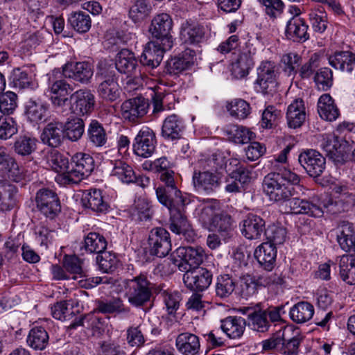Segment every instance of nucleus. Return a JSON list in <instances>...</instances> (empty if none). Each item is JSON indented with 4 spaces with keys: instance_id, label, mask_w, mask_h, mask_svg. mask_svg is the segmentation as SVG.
Here are the masks:
<instances>
[{
    "instance_id": "7c9ffc66",
    "label": "nucleus",
    "mask_w": 355,
    "mask_h": 355,
    "mask_svg": "<svg viewBox=\"0 0 355 355\" xmlns=\"http://www.w3.org/2000/svg\"><path fill=\"white\" fill-rule=\"evenodd\" d=\"M64 138L63 123L60 121L49 123L43 129L41 140L44 144L53 148L61 145Z\"/></svg>"
},
{
    "instance_id": "a18cd8bd",
    "label": "nucleus",
    "mask_w": 355,
    "mask_h": 355,
    "mask_svg": "<svg viewBox=\"0 0 355 355\" xmlns=\"http://www.w3.org/2000/svg\"><path fill=\"white\" fill-rule=\"evenodd\" d=\"M340 277L345 283L355 284V255L344 254L339 260Z\"/></svg>"
},
{
    "instance_id": "473e14b6",
    "label": "nucleus",
    "mask_w": 355,
    "mask_h": 355,
    "mask_svg": "<svg viewBox=\"0 0 355 355\" xmlns=\"http://www.w3.org/2000/svg\"><path fill=\"white\" fill-rule=\"evenodd\" d=\"M254 257L258 263L270 271L275 264L277 257V249L270 242L261 243L254 251Z\"/></svg>"
},
{
    "instance_id": "e433bc0d",
    "label": "nucleus",
    "mask_w": 355,
    "mask_h": 355,
    "mask_svg": "<svg viewBox=\"0 0 355 355\" xmlns=\"http://www.w3.org/2000/svg\"><path fill=\"white\" fill-rule=\"evenodd\" d=\"M46 162L48 166L51 167L52 170L60 173V175L56 178L57 181L64 184L63 180H62V177L64 176L66 173L70 171L71 169L69 159L58 150H53L47 154Z\"/></svg>"
},
{
    "instance_id": "09e8293b",
    "label": "nucleus",
    "mask_w": 355,
    "mask_h": 355,
    "mask_svg": "<svg viewBox=\"0 0 355 355\" xmlns=\"http://www.w3.org/2000/svg\"><path fill=\"white\" fill-rule=\"evenodd\" d=\"M47 107L40 101L29 99L26 104V114L31 122L39 123L46 121Z\"/></svg>"
},
{
    "instance_id": "412c9836",
    "label": "nucleus",
    "mask_w": 355,
    "mask_h": 355,
    "mask_svg": "<svg viewBox=\"0 0 355 355\" xmlns=\"http://www.w3.org/2000/svg\"><path fill=\"white\" fill-rule=\"evenodd\" d=\"M256 52V48L252 44H248L246 49L239 54L232 66V73L236 78H242L248 75L250 70L254 64L253 57Z\"/></svg>"
},
{
    "instance_id": "052dcab7",
    "label": "nucleus",
    "mask_w": 355,
    "mask_h": 355,
    "mask_svg": "<svg viewBox=\"0 0 355 355\" xmlns=\"http://www.w3.org/2000/svg\"><path fill=\"white\" fill-rule=\"evenodd\" d=\"M220 203L216 200L212 199L204 205L199 215V220L204 227H207L208 225H210V223L220 213Z\"/></svg>"
},
{
    "instance_id": "6e6552de",
    "label": "nucleus",
    "mask_w": 355,
    "mask_h": 355,
    "mask_svg": "<svg viewBox=\"0 0 355 355\" xmlns=\"http://www.w3.org/2000/svg\"><path fill=\"white\" fill-rule=\"evenodd\" d=\"M173 21L171 16L166 13H161L154 17L151 21L149 31L153 37L161 42L165 49H171L173 40L171 35Z\"/></svg>"
},
{
    "instance_id": "5fc2aeb1",
    "label": "nucleus",
    "mask_w": 355,
    "mask_h": 355,
    "mask_svg": "<svg viewBox=\"0 0 355 355\" xmlns=\"http://www.w3.org/2000/svg\"><path fill=\"white\" fill-rule=\"evenodd\" d=\"M32 76L24 67L14 69L10 76V85L16 89H25L32 83Z\"/></svg>"
},
{
    "instance_id": "0eeeda50",
    "label": "nucleus",
    "mask_w": 355,
    "mask_h": 355,
    "mask_svg": "<svg viewBox=\"0 0 355 355\" xmlns=\"http://www.w3.org/2000/svg\"><path fill=\"white\" fill-rule=\"evenodd\" d=\"M204 257V250L200 247H179L171 254V259L180 270L182 268L184 270V267L191 270V268H198Z\"/></svg>"
},
{
    "instance_id": "b1692460",
    "label": "nucleus",
    "mask_w": 355,
    "mask_h": 355,
    "mask_svg": "<svg viewBox=\"0 0 355 355\" xmlns=\"http://www.w3.org/2000/svg\"><path fill=\"white\" fill-rule=\"evenodd\" d=\"M195 55L193 50L185 49L178 56L167 61L166 72L171 75H178L189 69L194 64Z\"/></svg>"
},
{
    "instance_id": "603ef678",
    "label": "nucleus",
    "mask_w": 355,
    "mask_h": 355,
    "mask_svg": "<svg viewBox=\"0 0 355 355\" xmlns=\"http://www.w3.org/2000/svg\"><path fill=\"white\" fill-rule=\"evenodd\" d=\"M37 141V139L34 137L20 135L17 137L14 142V152L22 157L28 156L36 150Z\"/></svg>"
},
{
    "instance_id": "c85d7f7f",
    "label": "nucleus",
    "mask_w": 355,
    "mask_h": 355,
    "mask_svg": "<svg viewBox=\"0 0 355 355\" xmlns=\"http://www.w3.org/2000/svg\"><path fill=\"white\" fill-rule=\"evenodd\" d=\"M97 310L104 314H114L123 318H127L131 314V309L124 301L119 297L101 300L98 302Z\"/></svg>"
},
{
    "instance_id": "f257e3e1",
    "label": "nucleus",
    "mask_w": 355,
    "mask_h": 355,
    "mask_svg": "<svg viewBox=\"0 0 355 355\" xmlns=\"http://www.w3.org/2000/svg\"><path fill=\"white\" fill-rule=\"evenodd\" d=\"M300 181V176L296 173L286 168H279L265 176L263 189L270 200L282 204L297 195V189L302 190Z\"/></svg>"
},
{
    "instance_id": "cd10ccee",
    "label": "nucleus",
    "mask_w": 355,
    "mask_h": 355,
    "mask_svg": "<svg viewBox=\"0 0 355 355\" xmlns=\"http://www.w3.org/2000/svg\"><path fill=\"white\" fill-rule=\"evenodd\" d=\"M175 347L182 355H197L200 349L198 336L190 332H183L178 335Z\"/></svg>"
},
{
    "instance_id": "f8f14e48",
    "label": "nucleus",
    "mask_w": 355,
    "mask_h": 355,
    "mask_svg": "<svg viewBox=\"0 0 355 355\" xmlns=\"http://www.w3.org/2000/svg\"><path fill=\"white\" fill-rule=\"evenodd\" d=\"M157 139L155 132L147 126L142 127L135 137L134 153L140 157H149L155 150Z\"/></svg>"
},
{
    "instance_id": "5701e85b",
    "label": "nucleus",
    "mask_w": 355,
    "mask_h": 355,
    "mask_svg": "<svg viewBox=\"0 0 355 355\" xmlns=\"http://www.w3.org/2000/svg\"><path fill=\"white\" fill-rule=\"evenodd\" d=\"M82 205L98 214L109 211L110 205L100 189H91L87 191L81 198Z\"/></svg>"
},
{
    "instance_id": "e2e57ef3",
    "label": "nucleus",
    "mask_w": 355,
    "mask_h": 355,
    "mask_svg": "<svg viewBox=\"0 0 355 355\" xmlns=\"http://www.w3.org/2000/svg\"><path fill=\"white\" fill-rule=\"evenodd\" d=\"M226 107L230 115L238 119L247 118L251 110L250 104L240 98L234 99L228 103Z\"/></svg>"
},
{
    "instance_id": "de8ad7c7",
    "label": "nucleus",
    "mask_w": 355,
    "mask_h": 355,
    "mask_svg": "<svg viewBox=\"0 0 355 355\" xmlns=\"http://www.w3.org/2000/svg\"><path fill=\"white\" fill-rule=\"evenodd\" d=\"M313 314V306L308 302H300L295 304L289 311L291 319L296 323L309 321Z\"/></svg>"
},
{
    "instance_id": "423d86ee",
    "label": "nucleus",
    "mask_w": 355,
    "mask_h": 355,
    "mask_svg": "<svg viewBox=\"0 0 355 355\" xmlns=\"http://www.w3.org/2000/svg\"><path fill=\"white\" fill-rule=\"evenodd\" d=\"M162 182L166 187H159L156 189V196L158 201L165 206L170 211L172 209L184 207L185 200L181 195V191L178 189L175 179L171 174L162 178Z\"/></svg>"
},
{
    "instance_id": "a211bd4d",
    "label": "nucleus",
    "mask_w": 355,
    "mask_h": 355,
    "mask_svg": "<svg viewBox=\"0 0 355 355\" xmlns=\"http://www.w3.org/2000/svg\"><path fill=\"white\" fill-rule=\"evenodd\" d=\"M242 235L249 240L260 239L266 230V222L259 216L248 214L240 223Z\"/></svg>"
},
{
    "instance_id": "9b49d317",
    "label": "nucleus",
    "mask_w": 355,
    "mask_h": 355,
    "mask_svg": "<svg viewBox=\"0 0 355 355\" xmlns=\"http://www.w3.org/2000/svg\"><path fill=\"white\" fill-rule=\"evenodd\" d=\"M148 243L150 254L158 257H166L171 250L170 234L163 227L152 229L148 235Z\"/></svg>"
},
{
    "instance_id": "9d476101",
    "label": "nucleus",
    "mask_w": 355,
    "mask_h": 355,
    "mask_svg": "<svg viewBox=\"0 0 355 355\" xmlns=\"http://www.w3.org/2000/svg\"><path fill=\"white\" fill-rule=\"evenodd\" d=\"M37 207L46 217L53 219L61 211L58 195L49 189H41L35 197Z\"/></svg>"
},
{
    "instance_id": "aec40b11",
    "label": "nucleus",
    "mask_w": 355,
    "mask_h": 355,
    "mask_svg": "<svg viewBox=\"0 0 355 355\" xmlns=\"http://www.w3.org/2000/svg\"><path fill=\"white\" fill-rule=\"evenodd\" d=\"M288 202L290 209L295 214H307L313 217H321L324 214L321 205L314 198L308 200L293 196Z\"/></svg>"
},
{
    "instance_id": "c9c22d12",
    "label": "nucleus",
    "mask_w": 355,
    "mask_h": 355,
    "mask_svg": "<svg viewBox=\"0 0 355 355\" xmlns=\"http://www.w3.org/2000/svg\"><path fill=\"white\" fill-rule=\"evenodd\" d=\"M246 326L245 320L241 317L229 316L221 320L220 329L232 339H236L243 334Z\"/></svg>"
},
{
    "instance_id": "4d7b16f0",
    "label": "nucleus",
    "mask_w": 355,
    "mask_h": 355,
    "mask_svg": "<svg viewBox=\"0 0 355 355\" xmlns=\"http://www.w3.org/2000/svg\"><path fill=\"white\" fill-rule=\"evenodd\" d=\"M16 188L7 182L0 185V209L3 211L11 209L15 205Z\"/></svg>"
},
{
    "instance_id": "dca6fc26",
    "label": "nucleus",
    "mask_w": 355,
    "mask_h": 355,
    "mask_svg": "<svg viewBox=\"0 0 355 355\" xmlns=\"http://www.w3.org/2000/svg\"><path fill=\"white\" fill-rule=\"evenodd\" d=\"M186 272L183 281L186 286L191 291L201 292L209 288L212 282V273L204 268L189 270L184 267Z\"/></svg>"
},
{
    "instance_id": "8fccbe9b",
    "label": "nucleus",
    "mask_w": 355,
    "mask_h": 355,
    "mask_svg": "<svg viewBox=\"0 0 355 355\" xmlns=\"http://www.w3.org/2000/svg\"><path fill=\"white\" fill-rule=\"evenodd\" d=\"M237 284L241 296L248 298L257 293L258 286L263 285V282L262 278L257 279L254 277L246 274L239 277Z\"/></svg>"
},
{
    "instance_id": "3c124183",
    "label": "nucleus",
    "mask_w": 355,
    "mask_h": 355,
    "mask_svg": "<svg viewBox=\"0 0 355 355\" xmlns=\"http://www.w3.org/2000/svg\"><path fill=\"white\" fill-rule=\"evenodd\" d=\"M107 245V241L102 234L89 232L85 236L83 248L86 252L98 254L106 249Z\"/></svg>"
},
{
    "instance_id": "4be33fe9",
    "label": "nucleus",
    "mask_w": 355,
    "mask_h": 355,
    "mask_svg": "<svg viewBox=\"0 0 355 355\" xmlns=\"http://www.w3.org/2000/svg\"><path fill=\"white\" fill-rule=\"evenodd\" d=\"M159 43L161 42L157 40L147 43L140 58V62L143 65L154 69L160 64L164 52L171 49H165L164 45Z\"/></svg>"
},
{
    "instance_id": "774afa93",
    "label": "nucleus",
    "mask_w": 355,
    "mask_h": 355,
    "mask_svg": "<svg viewBox=\"0 0 355 355\" xmlns=\"http://www.w3.org/2000/svg\"><path fill=\"white\" fill-rule=\"evenodd\" d=\"M232 225L231 216L226 213L220 211L207 228L212 231L228 232L232 229Z\"/></svg>"
},
{
    "instance_id": "6ab92c4d",
    "label": "nucleus",
    "mask_w": 355,
    "mask_h": 355,
    "mask_svg": "<svg viewBox=\"0 0 355 355\" xmlns=\"http://www.w3.org/2000/svg\"><path fill=\"white\" fill-rule=\"evenodd\" d=\"M71 109L77 114L85 115L92 112L95 105V97L87 89H80L70 96Z\"/></svg>"
},
{
    "instance_id": "2f4dec72",
    "label": "nucleus",
    "mask_w": 355,
    "mask_h": 355,
    "mask_svg": "<svg viewBox=\"0 0 355 355\" xmlns=\"http://www.w3.org/2000/svg\"><path fill=\"white\" fill-rule=\"evenodd\" d=\"M193 182L197 191L210 193L219 186V177L215 173L207 170L203 172L195 171Z\"/></svg>"
},
{
    "instance_id": "72a5a7b5",
    "label": "nucleus",
    "mask_w": 355,
    "mask_h": 355,
    "mask_svg": "<svg viewBox=\"0 0 355 355\" xmlns=\"http://www.w3.org/2000/svg\"><path fill=\"white\" fill-rule=\"evenodd\" d=\"M103 80L99 84L98 92L104 100L113 102L120 96V87L114 74L110 73L103 76Z\"/></svg>"
},
{
    "instance_id": "7ed1b4c3",
    "label": "nucleus",
    "mask_w": 355,
    "mask_h": 355,
    "mask_svg": "<svg viewBox=\"0 0 355 355\" xmlns=\"http://www.w3.org/2000/svg\"><path fill=\"white\" fill-rule=\"evenodd\" d=\"M128 302L135 307H141L150 301L153 294L162 291L160 286L151 283L146 275H140L125 283Z\"/></svg>"
},
{
    "instance_id": "bb28decb",
    "label": "nucleus",
    "mask_w": 355,
    "mask_h": 355,
    "mask_svg": "<svg viewBox=\"0 0 355 355\" xmlns=\"http://www.w3.org/2000/svg\"><path fill=\"white\" fill-rule=\"evenodd\" d=\"M241 311L248 315L249 325L252 329L259 332H266L268 330L270 324L267 318V313L259 305L255 307H243Z\"/></svg>"
},
{
    "instance_id": "a19ab883",
    "label": "nucleus",
    "mask_w": 355,
    "mask_h": 355,
    "mask_svg": "<svg viewBox=\"0 0 355 355\" xmlns=\"http://www.w3.org/2000/svg\"><path fill=\"white\" fill-rule=\"evenodd\" d=\"M49 334L41 326L31 328L26 338L27 345L34 350H44L49 345Z\"/></svg>"
},
{
    "instance_id": "f704fd0d",
    "label": "nucleus",
    "mask_w": 355,
    "mask_h": 355,
    "mask_svg": "<svg viewBox=\"0 0 355 355\" xmlns=\"http://www.w3.org/2000/svg\"><path fill=\"white\" fill-rule=\"evenodd\" d=\"M286 119L288 127L291 128H299L304 123L306 120V112L302 99H295L288 105Z\"/></svg>"
},
{
    "instance_id": "2eb2a0df",
    "label": "nucleus",
    "mask_w": 355,
    "mask_h": 355,
    "mask_svg": "<svg viewBox=\"0 0 355 355\" xmlns=\"http://www.w3.org/2000/svg\"><path fill=\"white\" fill-rule=\"evenodd\" d=\"M300 165L313 178L319 177L326 167V159L318 151L309 149L302 152L298 157Z\"/></svg>"
},
{
    "instance_id": "58836bf2",
    "label": "nucleus",
    "mask_w": 355,
    "mask_h": 355,
    "mask_svg": "<svg viewBox=\"0 0 355 355\" xmlns=\"http://www.w3.org/2000/svg\"><path fill=\"white\" fill-rule=\"evenodd\" d=\"M46 36L50 37V35L44 30L26 32L20 42L21 49L24 53H31L37 46L44 42Z\"/></svg>"
},
{
    "instance_id": "393cba45",
    "label": "nucleus",
    "mask_w": 355,
    "mask_h": 355,
    "mask_svg": "<svg viewBox=\"0 0 355 355\" xmlns=\"http://www.w3.org/2000/svg\"><path fill=\"white\" fill-rule=\"evenodd\" d=\"M185 125L183 119L173 114L165 118L162 123L161 135L165 139L174 141L181 138Z\"/></svg>"
},
{
    "instance_id": "bf43d9fd",
    "label": "nucleus",
    "mask_w": 355,
    "mask_h": 355,
    "mask_svg": "<svg viewBox=\"0 0 355 355\" xmlns=\"http://www.w3.org/2000/svg\"><path fill=\"white\" fill-rule=\"evenodd\" d=\"M236 284L235 280L229 275H220L216 279V295L220 298L228 297L235 290Z\"/></svg>"
},
{
    "instance_id": "13d9d810",
    "label": "nucleus",
    "mask_w": 355,
    "mask_h": 355,
    "mask_svg": "<svg viewBox=\"0 0 355 355\" xmlns=\"http://www.w3.org/2000/svg\"><path fill=\"white\" fill-rule=\"evenodd\" d=\"M112 175L117 177L121 182L127 184L134 182L137 179L132 166L121 160L114 162Z\"/></svg>"
},
{
    "instance_id": "864d4df0",
    "label": "nucleus",
    "mask_w": 355,
    "mask_h": 355,
    "mask_svg": "<svg viewBox=\"0 0 355 355\" xmlns=\"http://www.w3.org/2000/svg\"><path fill=\"white\" fill-rule=\"evenodd\" d=\"M68 22L70 26L79 33L88 32L92 25L90 16L83 11L71 13L68 18Z\"/></svg>"
},
{
    "instance_id": "0e129e2a",
    "label": "nucleus",
    "mask_w": 355,
    "mask_h": 355,
    "mask_svg": "<svg viewBox=\"0 0 355 355\" xmlns=\"http://www.w3.org/2000/svg\"><path fill=\"white\" fill-rule=\"evenodd\" d=\"M150 6L145 0H137L129 10V17L135 22H140L148 16Z\"/></svg>"
},
{
    "instance_id": "680f3d73",
    "label": "nucleus",
    "mask_w": 355,
    "mask_h": 355,
    "mask_svg": "<svg viewBox=\"0 0 355 355\" xmlns=\"http://www.w3.org/2000/svg\"><path fill=\"white\" fill-rule=\"evenodd\" d=\"M99 269L103 272H112L118 266L119 260L114 253L109 251H102L96 258Z\"/></svg>"
},
{
    "instance_id": "4c0bfd02",
    "label": "nucleus",
    "mask_w": 355,
    "mask_h": 355,
    "mask_svg": "<svg viewBox=\"0 0 355 355\" xmlns=\"http://www.w3.org/2000/svg\"><path fill=\"white\" fill-rule=\"evenodd\" d=\"M318 112L322 119L329 121H335L340 115L338 108L329 94H324L319 98Z\"/></svg>"
},
{
    "instance_id": "338daca9",
    "label": "nucleus",
    "mask_w": 355,
    "mask_h": 355,
    "mask_svg": "<svg viewBox=\"0 0 355 355\" xmlns=\"http://www.w3.org/2000/svg\"><path fill=\"white\" fill-rule=\"evenodd\" d=\"M7 171L9 180L15 182H20L26 178L24 168L20 166L16 159L11 157L3 166Z\"/></svg>"
},
{
    "instance_id": "37998d69",
    "label": "nucleus",
    "mask_w": 355,
    "mask_h": 355,
    "mask_svg": "<svg viewBox=\"0 0 355 355\" xmlns=\"http://www.w3.org/2000/svg\"><path fill=\"white\" fill-rule=\"evenodd\" d=\"M337 241L346 252H355V232L352 224L344 222L340 226Z\"/></svg>"
},
{
    "instance_id": "f3484780",
    "label": "nucleus",
    "mask_w": 355,
    "mask_h": 355,
    "mask_svg": "<svg viewBox=\"0 0 355 355\" xmlns=\"http://www.w3.org/2000/svg\"><path fill=\"white\" fill-rule=\"evenodd\" d=\"M148 107V101L142 96L130 98L121 105V116L130 122H136L147 113Z\"/></svg>"
},
{
    "instance_id": "c03bdc74",
    "label": "nucleus",
    "mask_w": 355,
    "mask_h": 355,
    "mask_svg": "<svg viewBox=\"0 0 355 355\" xmlns=\"http://www.w3.org/2000/svg\"><path fill=\"white\" fill-rule=\"evenodd\" d=\"M225 132L230 141L239 144H247L254 137V133L250 129L238 125H227Z\"/></svg>"
},
{
    "instance_id": "69168bd1",
    "label": "nucleus",
    "mask_w": 355,
    "mask_h": 355,
    "mask_svg": "<svg viewBox=\"0 0 355 355\" xmlns=\"http://www.w3.org/2000/svg\"><path fill=\"white\" fill-rule=\"evenodd\" d=\"M159 293L162 295L168 313L169 315L175 314L180 306L181 294L178 291H171L162 289Z\"/></svg>"
},
{
    "instance_id": "6e6d98bb",
    "label": "nucleus",
    "mask_w": 355,
    "mask_h": 355,
    "mask_svg": "<svg viewBox=\"0 0 355 355\" xmlns=\"http://www.w3.org/2000/svg\"><path fill=\"white\" fill-rule=\"evenodd\" d=\"M64 126V135L71 141H78L85 132V124L82 119L73 117L69 119Z\"/></svg>"
},
{
    "instance_id": "a878e982",
    "label": "nucleus",
    "mask_w": 355,
    "mask_h": 355,
    "mask_svg": "<svg viewBox=\"0 0 355 355\" xmlns=\"http://www.w3.org/2000/svg\"><path fill=\"white\" fill-rule=\"evenodd\" d=\"M309 26L301 17H293L286 24V36L288 40L304 42L309 39Z\"/></svg>"
},
{
    "instance_id": "20e7f679",
    "label": "nucleus",
    "mask_w": 355,
    "mask_h": 355,
    "mask_svg": "<svg viewBox=\"0 0 355 355\" xmlns=\"http://www.w3.org/2000/svg\"><path fill=\"white\" fill-rule=\"evenodd\" d=\"M94 169L93 157L84 153H78L71 158L70 171L62 177L64 184H78L87 178Z\"/></svg>"
},
{
    "instance_id": "c756f323",
    "label": "nucleus",
    "mask_w": 355,
    "mask_h": 355,
    "mask_svg": "<svg viewBox=\"0 0 355 355\" xmlns=\"http://www.w3.org/2000/svg\"><path fill=\"white\" fill-rule=\"evenodd\" d=\"M87 141L96 148L110 146L108 135L103 125L97 120H92L87 130Z\"/></svg>"
},
{
    "instance_id": "f03ea898",
    "label": "nucleus",
    "mask_w": 355,
    "mask_h": 355,
    "mask_svg": "<svg viewBox=\"0 0 355 355\" xmlns=\"http://www.w3.org/2000/svg\"><path fill=\"white\" fill-rule=\"evenodd\" d=\"M349 124L344 123L340 124L334 132L320 135V147L327 156L336 164L344 163L347 153L352 149L347 139V132L349 133Z\"/></svg>"
},
{
    "instance_id": "ddd939ff",
    "label": "nucleus",
    "mask_w": 355,
    "mask_h": 355,
    "mask_svg": "<svg viewBox=\"0 0 355 355\" xmlns=\"http://www.w3.org/2000/svg\"><path fill=\"white\" fill-rule=\"evenodd\" d=\"M49 89L51 93V101L53 107L58 112H64V106H68L70 97L68 96L73 90L71 85L64 80H53L49 78Z\"/></svg>"
},
{
    "instance_id": "79ce46f5",
    "label": "nucleus",
    "mask_w": 355,
    "mask_h": 355,
    "mask_svg": "<svg viewBox=\"0 0 355 355\" xmlns=\"http://www.w3.org/2000/svg\"><path fill=\"white\" fill-rule=\"evenodd\" d=\"M329 62L336 69L350 73L355 65V55L347 51L336 52L329 57Z\"/></svg>"
},
{
    "instance_id": "ea45409f",
    "label": "nucleus",
    "mask_w": 355,
    "mask_h": 355,
    "mask_svg": "<svg viewBox=\"0 0 355 355\" xmlns=\"http://www.w3.org/2000/svg\"><path fill=\"white\" fill-rule=\"evenodd\" d=\"M137 66L135 54L130 50L123 49L117 53L115 67L119 72L130 75L136 70Z\"/></svg>"
},
{
    "instance_id": "4468645a",
    "label": "nucleus",
    "mask_w": 355,
    "mask_h": 355,
    "mask_svg": "<svg viewBox=\"0 0 355 355\" xmlns=\"http://www.w3.org/2000/svg\"><path fill=\"white\" fill-rule=\"evenodd\" d=\"M64 78L81 84H88L94 74V69L88 62H67L62 67Z\"/></svg>"
},
{
    "instance_id": "39448f33",
    "label": "nucleus",
    "mask_w": 355,
    "mask_h": 355,
    "mask_svg": "<svg viewBox=\"0 0 355 355\" xmlns=\"http://www.w3.org/2000/svg\"><path fill=\"white\" fill-rule=\"evenodd\" d=\"M257 78L254 83L257 92L272 96L277 92V71L274 62L263 61L257 69Z\"/></svg>"
},
{
    "instance_id": "49530a36",
    "label": "nucleus",
    "mask_w": 355,
    "mask_h": 355,
    "mask_svg": "<svg viewBox=\"0 0 355 355\" xmlns=\"http://www.w3.org/2000/svg\"><path fill=\"white\" fill-rule=\"evenodd\" d=\"M181 35L185 43L198 44L205 38V31L202 26L198 24L187 23L182 27Z\"/></svg>"
},
{
    "instance_id": "1a4fd4ad",
    "label": "nucleus",
    "mask_w": 355,
    "mask_h": 355,
    "mask_svg": "<svg viewBox=\"0 0 355 355\" xmlns=\"http://www.w3.org/2000/svg\"><path fill=\"white\" fill-rule=\"evenodd\" d=\"M168 227L174 234L182 235L187 241H194L196 234L184 212V207L172 209Z\"/></svg>"
}]
</instances>
